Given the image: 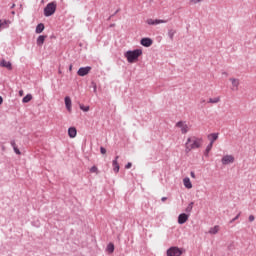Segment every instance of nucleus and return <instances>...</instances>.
<instances>
[{
    "label": "nucleus",
    "mask_w": 256,
    "mask_h": 256,
    "mask_svg": "<svg viewBox=\"0 0 256 256\" xmlns=\"http://www.w3.org/2000/svg\"><path fill=\"white\" fill-rule=\"evenodd\" d=\"M112 167L115 173H119V156H116L115 159L112 161Z\"/></svg>",
    "instance_id": "obj_11"
},
{
    "label": "nucleus",
    "mask_w": 256,
    "mask_h": 256,
    "mask_svg": "<svg viewBox=\"0 0 256 256\" xmlns=\"http://www.w3.org/2000/svg\"><path fill=\"white\" fill-rule=\"evenodd\" d=\"M107 253L111 254L115 251V245L113 243H109L106 248Z\"/></svg>",
    "instance_id": "obj_20"
},
{
    "label": "nucleus",
    "mask_w": 256,
    "mask_h": 256,
    "mask_svg": "<svg viewBox=\"0 0 256 256\" xmlns=\"http://www.w3.org/2000/svg\"><path fill=\"white\" fill-rule=\"evenodd\" d=\"M91 173H97V166H93L91 169H90Z\"/></svg>",
    "instance_id": "obj_30"
},
{
    "label": "nucleus",
    "mask_w": 256,
    "mask_h": 256,
    "mask_svg": "<svg viewBox=\"0 0 256 256\" xmlns=\"http://www.w3.org/2000/svg\"><path fill=\"white\" fill-rule=\"evenodd\" d=\"M13 149H14V152L16 153V155H21V151L19 150V148H17V146L14 147Z\"/></svg>",
    "instance_id": "obj_28"
},
{
    "label": "nucleus",
    "mask_w": 256,
    "mask_h": 256,
    "mask_svg": "<svg viewBox=\"0 0 256 256\" xmlns=\"http://www.w3.org/2000/svg\"><path fill=\"white\" fill-rule=\"evenodd\" d=\"M68 136L70 137V139H75V137H77V128L70 127L68 129Z\"/></svg>",
    "instance_id": "obj_12"
},
{
    "label": "nucleus",
    "mask_w": 256,
    "mask_h": 256,
    "mask_svg": "<svg viewBox=\"0 0 256 256\" xmlns=\"http://www.w3.org/2000/svg\"><path fill=\"white\" fill-rule=\"evenodd\" d=\"M100 153H101L102 155H105V153H107V150H106L105 148L101 147V148H100Z\"/></svg>",
    "instance_id": "obj_33"
},
{
    "label": "nucleus",
    "mask_w": 256,
    "mask_h": 256,
    "mask_svg": "<svg viewBox=\"0 0 256 256\" xmlns=\"http://www.w3.org/2000/svg\"><path fill=\"white\" fill-rule=\"evenodd\" d=\"M193 205H194V203L191 202V203L188 205L186 211H187V212H191V211L193 210Z\"/></svg>",
    "instance_id": "obj_27"
},
{
    "label": "nucleus",
    "mask_w": 256,
    "mask_h": 256,
    "mask_svg": "<svg viewBox=\"0 0 256 256\" xmlns=\"http://www.w3.org/2000/svg\"><path fill=\"white\" fill-rule=\"evenodd\" d=\"M3 104V97L0 96V105Z\"/></svg>",
    "instance_id": "obj_39"
},
{
    "label": "nucleus",
    "mask_w": 256,
    "mask_h": 256,
    "mask_svg": "<svg viewBox=\"0 0 256 256\" xmlns=\"http://www.w3.org/2000/svg\"><path fill=\"white\" fill-rule=\"evenodd\" d=\"M239 217H241V213H238V215L231 220V223L237 221V219H239Z\"/></svg>",
    "instance_id": "obj_31"
},
{
    "label": "nucleus",
    "mask_w": 256,
    "mask_h": 256,
    "mask_svg": "<svg viewBox=\"0 0 256 256\" xmlns=\"http://www.w3.org/2000/svg\"><path fill=\"white\" fill-rule=\"evenodd\" d=\"M64 101H65V106H66L67 111H69V113H71V107H72L71 98L69 96H66Z\"/></svg>",
    "instance_id": "obj_15"
},
{
    "label": "nucleus",
    "mask_w": 256,
    "mask_h": 256,
    "mask_svg": "<svg viewBox=\"0 0 256 256\" xmlns=\"http://www.w3.org/2000/svg\"><path fill=\"white\" fill-rule=\"evenodd\" d=\"M222 165H231V163H235V156L233 155H224L221 159Z\"/></svg>",
    "instance_id": "obj_5"
},
{
    "label": "nucleus",
    "mask_w": 256,
    "mask_h": 256,
    "mask_svg": "<svg viewBox=\"0 0 256 256\" xmlns=\"http://www.w3.org/2000/svg\"><path fill=\"white\" fill-rule=\"evenodd\" d=\"M0 65L1 67H5L6 69H9V70L12 69L11 62L9 61L2 60Z\"/></svg>",
    "instance_id": "obj_19"
},
{
    "label": "nucleus",
    "mask_w": 256,
    "mask_h": 256,
    "mask_svg": "<svg viewBox=\"0 0 256 256\" xmlns=\"http://www.w3.org/2000/svg\"><path fill=\"white\" fill-rule=\"evenodd\" d=\"M183 184L186 189H193V184L191 183V179H189V177L183 179Z\"/></svg>",
    "instance_id": "obj_16"
},
{
    "label": "nucleus",
    "mask_w": 256,
    "mask_h": 256,
    "mask_svg": "<svg viewBox=\"0 0 256 256\" xmlns=\"http://www.w3.org/2000/svg\"><path fill=\"white\" fill-rule=\"evenodd\" d=\"M11 145H12L13 149H14L15 147H17V144L15 143V141H12V142H11Z\"/></svg>",
    "instance_id": "obj_35"
},
{
    "label": "nucleus",
    "mask_w": 256,
    "mask_h": 256,
    "mask_svg": "<svg viewBox=\"0 0 256 256\" xmlns=\"http://www.w3.org/2000/svg\"><path fill=\"white\" fill-rule=\"evenodd\" d=\"M147 25H161L167 23V20L149 18L146 20Z\"/></svg>",
    "instance_id": "obj_8"
},
{
    "label": "nucleus",
    "mask_w": 256,
    "mask_h": 256,
    "mask_svg": "<svg viewBox=\"0 0 256 256\" xmlns=\"http://www.w3.org/2000/svg\"><path fill=\"white\" fill-rule=\"evenodd\" d=\"M190 176L192 177V179H195V177H196V176H195V172H191V173H190Z\"/></svg>",
    "instance_id": "obj_36"
},
{
    "label": "nucleus",
    "mask_w": 256,
    "mask_h": 256,
    "mask_svg": "<svg viewBox=\"0 0 256 256\" xmlns=\"http://www.w3.org/2000/svg\"><path fill=\"white\" fill-rule=\"evenodd\" d=\"M143 55L142 49H136L134 51H127L125 54V57L128 61V63H135V61H138L139 57Z\"/></svg>",
    "instance_id": "obj_2"
},
{
    "label": "nucleus",
    "mask_w": 256,
    "mask_h": 256,
    "mask_svg": "<svg viewBox=\"0 0 256 256\" xmlns=\"http://www.w3.org/2000/svg\"><path fill=\"white\" fill-rule=\"evenodd\" d=\"M55 11H57V3L50 2L44 8V15H45V17H51V15L55 14Z\"/></svg>",
    "instance_id": "obj_3"
},
{
    "label": "nucleus",
    "mask_w": 256,
    "mask_h": 256,
    "mask_svg": "<svg viewBox=\"0 0 256 256\" xmlns=\"http://www.w3.org/2000/svg\"><path fill=\"white\" fill-rule=\"evenodd\" d=\"M131 167H133V164L131 162H128L125 166V169H131Z\"/></svg>",
    "instance_id": "obj_34"
},
{
    "label": "nucleus",
    "mask_w": 256,
    "mask_h": 256,
    "mask_svg": "<svg viewBox=\"0 0 256 256\" xmlns=\"http://www.w3.org/2000/svg\"><path fill=\"white\" fill-rule=\"evenodd\" d=\"M201 1L203 0H190V2L193 3V5H197V3H201Z\"/></svg>",
    "instance_id": "obj_29"
},
{
    "label": "nucleus",
    "mask_w": 256,
    "mask_h": 256,
    "mask_svg": "<svg viewBox=\"0 0 256 256\" xmlns=\"http://www.w3.org/2000/svg\"><path fill=\"white\" fill-rule=\"evenodd\" d=\"M11 25V21L9 20H0V31H3V29H7Z\"/></svg>",
    "instance_id": "obj_14"
},
{
    "label": "nucleus",
    "mask_w": 256,
    "mask_h": 256,
    "mask_svg": "<svg viewBox=\"0 0 256 256\" xmlns=\"http://www.w3.org/2000/svg\"><path fill=\"white\" fill-rule=\"evenodd\" d=\"M231 86V91H239V85H241V82L237 78H230L229 79Z\"/></svg>",
    "instance_id": "obj_6"
},
{
    "label": "nucleus",
    "mask_w": 256,
    "mask_h": 256,
    "mask_svg": "<svg viewBox=\"0 0 256 256\" xmlns=\"http://www.w3.org/2000/svg\"><path fill=\"white\" fill-rule=\"evenodd\" d=\"M45 39H47V36H43V35L39 36L37 38V45L39 46L43 45V43H45Z\"/></svg>",
    "instance_id": "obj_22"
},
{
    "label": "nucleus",
    "mask_w": 256,
    "mask_h": 256,
    "mask_svg": "<svg viewBox=\"0 0 256 256\" xmlns=\"http://www.w3.org/2000/svg\"><path fill=\"white\" fill-rule=\"evenodd\" d=\"M32 99H33V95L27 94V95L22 99V103H29V101H31Z\"/></svg>",
    "instance_id": "obj_23"
},
{
    "label": "nucleus",
    "mask_w": 256,
    "mask_h": 256,
    "mask_svg": "<svg viewBox=\"0 0 256 256\" xmlns=\"http://www.w3.org/2000/svg\"><path fill=\"white\" fill-rule=\"evenodd\" d=\"M161 201H163V202L167 201V197H162Z\"/></svg>",
    "instance_id": "obj_38"
},
{
    "label": "nucleus",
    "mask_w": 256,
    "mask_h": 256,
    "mask_svg": "<svg viewBox=\"0 0 256 256\" xmlns=\"http://www.w3.org/2000/svg\"><path fill=\"white\" fill-rule=\"evenodd\" d=\"M79 108L81 109V111H84V113L89 112V109H90L89 106H85L83 104H80Z\"/></svg>",
    "instance_id": "obj_26"
},
{
    "label": "nucleus",
    "mask_w": 256,
    "mask_h": 256,
    "mask_svg": "<svg viewBox=\"0 0 256 256\" xmlns=\"http://www.w3.org/2000/svg\"><path fill=\"white\" fill-rule=\"evenodd\" d=\"M45 31V25L43 23H40L36 27V33H43Z\"/></svg>",
    "instance_id": "obj_21"
},
{
    "label": "nucleus",
    "mask_w": 256,
    "mask_h": 256,
    "mask_svg": "<svg viewBox=\"0 0 256 256\" xmlns=\"http://www.w3.org/2000/svg\"><path fill=\"white\" fill-rule=\"evenodd\" d=\"M176 127H179V129H181V132L183 134H185V133H187V131H189V126H187L186 123L181 122V121L176 124Z\"/></svg>",
    "instance_id": "obj_10"
},
{
    "label": "nucleus",
    "mask_w": 256,
    "mask_h": 256,
    "mask_svg": "<svg viewBox=\"0 0 256 256\" xmlns=\"http://www.w3.org/2000/svg\"><path fill=\"white\" fill-rule=\"evenodd\" d=\"M141 45H143V47H151L153 45V40L150 38H143L141 40Z\"/></svg>",
    "instance_id": "obj_13"
},
{
    "label": "nucleus",
    "mask_w": 256,
    "mask_h": 256,
    "mask_svg": "<svg viewBox=\"0 0 256 256\" xmlns=\"http://www.w3.org/2000/svg\"><path fill=\"white\" fill-rule=\"evenodd\" d=\"M221 101L220 97H215V98H209L208 103L216 104Z\"/></svg>",
    "instance_id": "obj_24"
},
{
    "label": "nucleus",
    "mask_w": 256,
    "mask_h": 256,
    "mask_svg": "<svg viewBox=\"0 0 256 256\" xmlns=\"http://www.w3.org/2000/svg\"><path fill=\"white\" fill-rule=\"evenodd\" d=\"M90 72L91 66L81 67L79 68L77 75H79V77H85V75H89Z\"/></svg>",
    "instance_id": "obj_7"
},
{
    "label": "nucleus",
    "mask_w": 256,
    "mask_h": 256,
    "mask_svg": "<svg viewBox=\"0 0 256 256\" xmlns=\"http://www.w3.org/2000/svg\"><path fill=\"white\" fill-rule=\"evenodd\" d=\"M208 139L210 140V143H215L217 141V139H219V134L218 133H212L208 136Z\"/></svg>",
    "instance_id": "obj_17"
},
{
    "label": "nucleus",
    "mask_w": 256,
    "mask_h": 256,
    "mask_svg": "<svg viewBox=\"0 0 256 256\" xmlns=\"http://www.w3.org/2000/svg\"><path fill=\"white\" fill-rule=\"evenodd\" d=\"M19 95H20V97H23V95H24L23 90H20V91H19Z\"/></svg>",
    "instance_id": "obj_37"
},
{
    "label": "nucleus",
    "mask_w": 256,
    "mask_h": 256,
    "mask_svg": "<svg viewBox=\"0 0 256 256\" xmlns=\"http://www.w3.org/2000/svg\"><path fill=\"white\" fill-rule=\"evenodd\" d=\"M213 149V143H210L205 150L204 155H206V157H209V152Z\"/></svg>",
    "instance_id": "obj_25"
},
{
    "label": "nucleus",
    "mask_w": 256,
    "mask_h": 256,
    "mask_svg": "<svg viewBox=\"0 0 256 256\" xmlns=\"http://www.w3.org/2000/svg\"><path fill=\"white\" fill-rule=\"evenodd\" d=\"M69 71H73V65L69 66Z\"/></svg>",
    "instance_id": "obj_40"
},
{
    "label": "nucleus",
    "mask_w": 256,
    "mask_h": 256,
    "mask_svg": "<svg viewBox=\"0 0 256 256\" xmlns=\"http://www.w3.org/2000/svg\"><path fill=\"white\" fill-rule=\"evenodd\" d=\"M219 229H220L219 225H216V226H214V227H211V228L209 229L208 233H209L210 235H217V234L219 233Z\"/></svg>",
    "instance_id": "obj_18"
},
{
    "label": "nucleus",
    "mask_w": 256,
    "mask_h": 256,
    "mask_svg": "<svg viewBox=\"0 0 256 256\" xmlns=\"http://www.w3.org/2000/svg\"><path fill=\"white\" fill-rule=\"evenodd\" d=\"M15 7V4L12 5V9Z\"/></svg>",
    "instance_id": "obj_41"
},
{
    "label": "nucleus",
    "mask_w": 256,
    "mask_h": 256,
    "mask_svg": "<svg viewBox=\"0 0 256 256\" xmlns=\"http://www.w3.org/2000/svg\"><path fill=\"white\" fill-rule=\"evenodd\" d=\"M189 221V215L182 213L178 216V223L179 225H183Z\"/></svg>",
    "instance_id": "obj_9"
},
{
    "label": "nucleus",
    "mask_w": 256,
    "mask_h": 256,
    "mask_svg": "<svg viewBox=\"0 0 256 256\" xmlns=\"http://www.w3.org/2000/svg\"><path fill=\"white\" fill-rule=\"evenodd\" d=\"M183 251L179 247H171L167 250V256H181Z\"/></svg>",
    "instance_id": "obj_4"
},
{
    "label": "nucleus",
    "mask_w": 256,
    "mask_h": 256,
    "mask_svg": "<svg viewBox=\"0 0 256 256\" xmlns=\"http://www.w3.org/2000/svg\"><path fill=\"white\" fill-rule=\"evenodd\" d=\"M248 220L250 221V223H253V221H255V216L250 215V216L248 217Z\"/></svg>",
    "instance_id": "obj_32"
},
{
    "label": "nucleus",
    "mask_w": 256,
    "mask_h": 256,
    "mask_svg": "<svg viewBox=\"0 0 256 256\" xmlns=\"http://www.w3.org/2000/svg\"><path fill=\"white\" fill-rule=\"evenodd\" d=\"M203 145V139L197 138L195 136L190 137L187 139L186 142V152L192 151V149H199Z\"/></svg>",
    "instance_id": "obj_1"
}]
</instances>
